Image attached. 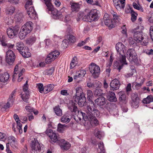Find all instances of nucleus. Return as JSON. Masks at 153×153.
<instances>
[{
    "instance_id": "nucleus-7",
    "label": "nucleus",
    "mask_w": 153,
    "mask_h": 153,
    "mask_svg": "<svg viewBox=\"0 0 153 153\" xmlns=\"http://www.w3.org/2000/svg\"><path fill=\"white\" fill-rule=\"evenodd\" d=\"M76 105L77 104L74 102L73 100L70 101L68 105V108L71 112H74L75 114H77L76 112H77V116L79 120H81V116H79V114L82 111L78 110Z\"/></svg>"
},
{
    "instance_id": "nucleus-10",
    "label": "nucleus",
    "mask_w": 153,
    "mask_h": 153,
    "mask_svg": "<svg viewBox=\"0 0 153 153\" xmlns=\"http://www.w3.org/2000/svg\"><path fill=\"white\" fill-rule=\"evenodd\" d=\"M127 57L131 62H135L137 60V54L135 50L132 48L129 49L126 53Z\"/></svg>"
},
{
    "instance_id": "nucleus-36",
    "label": "nucleus",
    "mask_w": 153,
    "mask_h": 153,
    "mask_svg": "<svg viewBox=\"0 0 153 153\" xmlns=\"http://www.w3.org/2000/svg\"><path fill=\"white\" fill-rule=\"evenodd\" d=\"M56 114L58 116H61L62 115V111L59 106H56L54 108Z\"/></svg>"
},
{
    "instance_id": "nucleus-19",
    "label": "nucleus",
    "mask_w": 153,
    "mask_h": 153,
    "mask_svg": "<svg viewBox=\"0 0 153 153\" xmlns=\"http://www.w3.org/2000/svg\"><path fill=\"white\" fill-rule=\"evenodd\" d=\"M57 143H59V145L62 149L65 150H68L71 146L70 144L68 142L65 141L64 139H60Z\"/></svg>"
},
{
    "instance_id": "nucleus-64",
    "label": "nucleus",
    "mask_w": 153,
    "mask_h": 153,
    "mask_svg": "<svg viewBox=\"0 0 153 153\" xmlns=\"http://www.w3.org/2000/svg\"><path fill=\"white\" fill-rule=\"evenodd\" d=\"M150 33L151 39L153 41V26H151L150 27Z\"/></svg>"
},
{
    "instance_id": "nucleus-45",
    "label": "nucleus",
    "mask_w": 153,
    "mask_h": 153,
    "mask_svg": "<svg viewBox=\"0 0 153 153\" xmlns=\"http://www.w3.org/2000/svg\"><path fill=\"white\" fill-rule=\"evenodd\" d=\"M36 39L35 37L32 36L29 38L27 40V43L28 44H32L36 41Z\"/></svg>"
},
{
    "instance_id": "nucleus-23",
    "label": "nucleus",
    "mask_w": 153,
    "mask_h": 153,
    "mask_svg": "<svg viewBox=\"0 0 153 153\" xmlns=\"http://www.w3.org/2000/svg\"><path fill=\"white\" fill-rule=\"evenodd\" d=\"M30 32L22 26V27L20 32L19 33V37L21 39H24L27 34Z\"/></svg>"
},
{
    "instance_id": "nucleus-54",
    "label": "nucleus",
    "mask_w": 153,
    "mask_h": 153,
    "mask_svg": "<svg viewBox=\"0 0 153 153\" xmlns=\"http://www.w3.org/2000/svg\"><path fill=\"white\" fill-rule=\"evenodd\" d=\"M25 70L24 68H22L21 70H20V72L18 74L19 78L18 80V82H20L21 81L22 79H23V77H21V76L23 75V74L25 72Z\"/></svg>"
},
{
    "instance_id": "nucleus-14",
    "label": "nucleus",
    "mask_w": 153,
    "mask_h": 153,
    "mask_svg": "<svg viewBox=\"0 0 153 153\" xmlns=\"http://www.w3.org/2000/svg\"><path fill=\"white\" fill-rule=\"evenodd\" d=\"M131 99L132 101V106L134 108H137L139 106L140 102L139 98L137 93H132L131 95Z\"/></svg>"
},
{
    "instance_id": "nucleus-12",
    "label": "nucleus",
    "mask_w": 153,
    "mask_h": 153,
    "mask_svg": "<svg viewBox=\"0 0 153 153\" xmlns=\"http://www.w3.org/2000/svg\"><path fill=\"white\" fill-rule=\"evenodd\" d=\"M27 85V81L25 84L23 86V91L24 93L22 94L21 96L23 100L26 102H28V99L30 96L29 91L28 90Z\"/></svg>"
},
{
    "instance_id": "nucleus-55",
    "label": "nucleus",
    "mask_w": 153,
    "mask_h": 153,
    "mask_svg": "<svg viewBox=\"0 0 153 153\" xmlns=\"http://www.w3.org/2000/svg\"><path fill=\"white\" fill-rule=\"evenodd\" d=\"M65 9V8H62L60 10V11L59 12L58 11L56 10L54 11V13H56L53 14L54 15H55L56 17H59V16L62 15V12L63 10H64Z\"/></svg>"
},
{
    "instance_id": "nucleus-59",
    "label": "nucleus",
    "mask_w": 153,
    "mask_h": 153,
    "mask_svg": "<svg viewBox=\"0 0 153 153\" xmlns=\"http://www.w3.org/2000/svg\"><path fill=\"white\" fill-rule=\"evenodd\" d=\"M94 87L95 88H97L99 87L100 85L101 84L100 82L98 81H96L93 84Z\"/></svg>"
},
{
    "instance_id": "nucleus-42",
    "label": "nucleus",
    "mask_w": 153,
    "mask_h": 153,
    "mask_svg": "<svg viewBox=\"0 0 153 153\" xmlns=\"http://www.w3.org/2000/svg\"><path fill=\"white\" fill-rule=\"evenodd\" d=\"M94 133L95 136L100 139L102 136V133L98 129L96 128L95 129Z\"/></svg>"
},
{
    "instance_id": "nucleus-24",
    "label": "nucleus",
    "mask_w": 153,
    "mask_h": 153,
    "mask_svg": "<svg viewBox=\"0 0 153 153\" xmlns=\"http://www.w3.org/2000/svg\"><path fill=\"white\" fill-rule=\"evenodd\" d=\"M107 99L110 102H115L117 100L115 94L114 92L109 91L107 95Z\"/></svg>"
},
{
    "instance_id": "nucleus-29",
    "label": "nucleus",
    "mask_w": 153,
    "mask_h": 153,
    "mask_svg": "<svg viewBox=\"0 0 153 153\" xmlns=\"http://www.w3.org/2000/svg\"><path fill=\"white\" fill-rule=\"evenodd\" d=\"M51 0H44L45 3L47 7V10L52 11L53 10V7L51 2Z\"/></svg>"
},
{
    "instance_id": "nucleus-25",
    "label": "nucleus",
    "mask_w": 153,
    "mask_h": 153,
    "mask_svg": "<svg viewBox=\"0 0 153 153\" xmlns=\"http://www.w3.org/2000/svg\"><path fill=\"white\" fill-rule=\"evenodd\" d=\"M96 116H93L88 117V120L90 121V124L92 127H94L99 124V122L96 118Z\"/></svg>"
},
{
    "instance_id": "nucleus-57",
    "label": "nucleus",
    "mask_w": 153,
    "mask_h": 153,
    "mask_svg": "<svg viewBox=\"0 0 153 153\" xmlns=\"http://www.w3.org/2000/svg\"><path fill=\"white\" fill-rule=\"evenodd\" d=\"M26 2L25 5V7L26 9H27L32 5V0H28Z\"/></svg>"
},
{
    "instance_id": "nucleus-33",
    "label": "nucleus",
    "mask_w": 153,
    "mask_h": 153,
    "mask_svg": "<svg viewBox=\"0 0 153 153\" xmlns=\"http://www.w3.org/2000/svg\"><path fill=\"white\" fill-rule=\"evenodd\" d=\"M129 10V12L130 13L131 16V20L133 22H134L137 19V14L130 8Z\"/></svg>"
},
{
    "instance_id": "nucleus-41",
    "label": "nucleus",
    "mask_w": 153,
    "mask_h": 153,
    "mask_svg": "<svg viewBox=\"0 0 153 153\" xmlns=\"http://www.w3.org/2000/svg\"><path fill=\"white\" fill-rule=\"evenodd\" d=\"M112 15L113 16V21L115 23H118L120 22V20L119 16L117 14V13L114 12L113 13H112Z\"/></svg>"
},
{
    "instance_id": "nucleus-52",
    "label": "nucleus",
    "mask_w": 153,
    "mask_h": 153,
    "mask_svg": "<svg viewBox=\"0 0 153 153\" xmlns=\"http://www.w3.org/2000/svg\"><path fill=\"white\" fill-rule=\"evenodd\" d=\"M133 7L134 8L138 10H140L141 11H143V7H142L139 6L136 3L134 2L133 4Z\"/></svg>"
},
{
    "instance_id": "nucleus-31",
    "label": "nucleus",
    "mask_w": 153,
    "mask_h": 153,
    "mask_svg": "<svg viewBox=\"0 0 153 153\" xmlns=\"http://www.w3.org/2000/svg\"><path fill=\"white\" fill-rule=\"evenodd\" d=\"M14 19L17 22H21L24 19L23 15L21 13H17L15 16Z\"/></svg>"
},
{
    "instance_id": "nucleus-49",
    "label": "nucleus",
    "mask_w": 153,
    "mask_h": 153,
    "mask_svg": "<svg viewBox=\"0 0 153 153\" xmlns=\"http://www.w3.org/2000/svg\"><path fill=\"white\" fill-rule=\"evenodd\" d=\"M119 100L120 102H123L124 100V92L121 91L118 93Z\"/></svg>"
},
{
    "instance_id": "nucleus-44",
    "label": "nucleus",
    "mask_w": 153,
    "mask_h": 153,
    "mask_svg": "<svg viewBox=\"0 0 153 153\" xmlns=\"http://www.w3.org/2000/svg\"><path fill=\"white\" fill-rule=\"evenodd\" d=\"M37 87L39 92L42 93L44 92V87H43V85L42 84L39 83L37 85Z\"/></svg>"
},
{
    "instance_id": "nucleus-11",
    "label": "nucleus",
    "mask_w": 153,
    "mask_h": 153,
    "mask_svg": "<svg viewBox=\"0 0 153 153\" xmlns=\"http://www.w3.org/2000/svg\"><path fill=\"white\" fill-rule=\"evenodd\" d=\"M46 134L49 137L51 140L54 142H58L60 140V138L56 135V133L53 132L52 129H47Z\"/></svg>"
},
{
    "instance_id": "nucleus-47",
    "label": "nucleus",
    "mask_w": 153,
    "mask_h": 153,
    "mask_svg": "<svg viewBox=\"0 0 153 153\" xmlns=\"http://www.w3.org/2000/svg\"><path fill=\"white\" fill-rule=\"evenodd\" d=\"M11 104V103L9 101H8L7 104L2 107L1 109V111H5L7 109L10 107Z\"/></svg>"
},
{
    "instance_id": "nucleus-37",
    "label": "nucleus",
    "mask_w": 153,
    "mask_h": 153,
    "mask_svg": "<svg viewBox=\"0 0 153 153\" xmlns=\"http://www.w3.org/2000/svg\"><path fill=\"white\" fill-rule=\"evenodd\" d=\"M55 68L54 67H52L49 70H47L45 71L43 74L45 75H52L53 72L55 70Z\"/></svg>"
},
{
    "instance_id": "nucleus-22",
    "label": "nucleus",
    "mask_w": 153,
    "mask_h": 153,
    "mask_svg": "<svg viewBox=\"0 0 153 153\" xmlns=\"http://www.w3.org/2000/svg\"><path fill=\"white\" fill-rule=\"evenodd\" d=\"M70 4L73 12L76 13L79 11L80 7V4L79 3L72 1L70 2Z\"/></svg>"
},
{
    "instance_id": "nucleus-16",
    "label": "nucleus",
    "mask_w": 153,
    "mask_h": 153,
    "mask_svg": "<svg viewBox=\"0 0 153 153\" xmlns=\"http://www.w3.org/2000/svg\"><path fill=\"white\" fill-rule=\"evenodd\" d=\"M103 19L105 25L108 26L109 29H111L114 27V22L112 20H110L107 14H105Z\"/></svg>"
},
{
    "instance_id": "nucleus-1",
    "label": "nucleus",
    "mask_w": 153,
    "mask_h": 153,
    "mask_svg": "<svg viewBox=\"0 0 153 153\" xmlns=\"http://www.w3.org/2000/svg\"><path fill=\"white\" fill-rule=\"evenodd\" d=\"M90 102V104L87 107L86 114L81 112L79 114V116H81V119H83L85 121L88 120V117L93 116L98 117L100 115L99 111L94 106V102L91 101Z\"/></svg>"
},
{
    "instance_id": "nucleus-63",
    "label": "nucleus",
    "mask_w": 153,
    "mask_h": 153,
    "mask_svg": "<svg viewBox=\"0 0 153 153\" xmlns=\"http://www.w3.org/2000/svg\"><path fill=\"white\" fill-rule=\"evenodd\" d=\"M26 109L29 112H33V111L34 109L32 107L29 106H27L25 107Z\"/></svg>"
},
{
    "instance_id": "nucleus-28",
    "label": "nucleus",
    "mask_w": 153,
    "mask_h": 153,
    "mask_svg": "<svg viewBox=\"0 0 153 153\" xmlns=\"http://www.w3.org/2000/svg\"><path fill=\"white\" fill-rule=\"evenodd\" d=\"M22 56L25 58L30 57L31 56V54L29 51V50L27 47H26L23 51L20 53Z\"/></svg>"
},
{
    "instance_id": "nucleus-20",
    "label": "nucleus",
    "mask_w": 153,
    "mask_h": 153,
    "mask_svg": "<svg viewBox=\"0 0 153 153\" xmlns=\"http://www.w3.org/2000/svg\"><path fill=\"white\" fill-rule=\"evenodd\" d=\"M107 101L106 99L102 96L99 97L94 100L95 103L100 107L104 106Z\"/></svg>"
},
{
    "instance_id": "nucleus-26",
    "label": "nucleus",
    "mask_w": 153,
    "mask_h": 153,
    "mask_svg": "<svg viewBox=\"0 0 153 153\" xmlns=\"http://www.w3.org/2000/svg\"><path fill=\"white\" fill-rule=\"evenodd\" d=\"M9 75L7 72L4 73L3 74H0V81L3 82H7L9 78Z\"/></svg>"
},
{
    "instance_id": "nucleus-60",
    "label": "nucleus",
    "mask_w": 153,
    "mask_h": 153,
    "mask_svg": "<svg viewBox=\"0 0 153 153\" xmlns=\"http://www.w3.org/2000/svg\"><path fill=\"white\" fill-rule=\"evenodd\" d=\"M45 47L46 48L51 44V42L49 39H47L45 40Z\"/></svg>"
},
{
    "instance_id": "nucleus-4",
    "label": "nucleus",
    "mask_w": 153,
    "mask_h": 153,
    "mask_svg": "<svg viewBox=\"0 0 153 153\" xmlns=\"http://www.w3.org/2000/svg\"><path fill=\"white\" fill-rule=\"evenodd\" d=\"M99 19L97 11L95 9L92 10L88 11L87 15L84 16L82 19L88 22L97 21Z\"/></svg>"
},
{
    "instance_id": "nucleus-40",
    "label": "nucleus",
    "mask_w": 153,
    "mask_h": 153,
    "mask_svg": "<svg viewBox=\"0 0 153 153\" xmlns=\"http://www.w3.org/2000/svg\"><path fill=\"white\" fill-rule=\"evenodd\" d=\"M16 92V90L15 89L11 93V94L10 95L9 98L8 99V101H9L12 104H13L14 102V97L15 95Z\"/></svg>"
},
{
    "instance_id": "nucleus-51",
    "label": "nucleus",
    "mask_w": 153,
    "mask_h": 153,
    "mask_svg": "<svg viewBox=\"0 0 153 153\" xmlns=\"http://www.w3.org/2000/svg\"><path fill=\"white\" fill-rule=\"evenodd\" d=\"M16 139L13 136H10L8 137V141L10 143V144L11 145V144L12 145H13L15 142Z\"/></svg>"
},
{
    "instance_id": "nucleus-6",
    "label": "nucleus",
    "mask_w": 153,
    "mask_h": 153,
    "mask_svg": "<svg viewBox=\"0 0 153 153\" xmlns=\"http://www.w3.org/2000/svg\"><path fill=\"white\" fill-rule=\"evenodd\" d=\"M73 99L74 101L77 103L79 106L81 107L85 105L86 100L84 94H81L80 95L74 96Z\"/></svg>"
},
{
    "instance_id": "nucleus-46",
    "label": "nucleus",
    "mask_w": 153,
    "mask_h": 153,
    "mask_svg": "<svg viewBox=\"0 0 153 153\" xmlns=\"http://www.w3.org/2000/svg\"><path fill=\"white\" fill-rule=\"evenodd\" d=\"M87 99L89 100V102L91 100V99L93 97V94L92 91L90 90H88L87 92Z\"/></svg>"
},
{
    "instance_id": "nucleus-58",
    "label": "nucleus",
    "mask_w": 153,
    "mask_h": 153,
    "mask_svg": "<svg viewBox=\"0 0 153 153\" xmlns=\"http://www.w3.org/2000/svg\"><path fill=\"white\" fill-rule=\"evenodd\" d=\"M78 72H79L78 74V76L81 77H83L86 74V71L85 70H80Z\"/></svg>"
},
{
    "instance_id": "nucleus-17",
    "label": "nucleus",
    "mask_w": 153,
    "mask_h": 153,
    "mask_svg": "<svg viewBox=\"0 0 153 153\" xmlns=\"http://www.w3.org/2000/svg\"><path fill=\"white\" fill-rule=\"evenodd\" d=\"M120 85V83L119 81L117 79H114L110 83L111 90L114 91L118 89Z\"/></svg>"
},
{
    "instance_id": "nucleus-8",
    "label": "nucleus",
    "mask_w": 153,
    "mask_h": 153,
    "mask_svg": "<svg viewBox=\"0 0 153 153\" xmlns=\"http://www.w3.org/2000/svg\"><path fill=\"white\" fill-rule=\"evenodd\" d=\"M15 59V55L12 50H9L7 52L6 57V62L9 65H12Z\"/></svg>"
},
{
    "instance_id": "nucleus-21",
    "label": "nucleus",
    "mask_w": 153,
    "mask_h": 153,
    "mask_svg": "<svg viewBox=\"0 0 153 153\" xmlns=\"http://www.w3.org/2000/svg\"><path fill=\"white\" fill-rule=\"evenodd\" d=\"M26 9L27 10V13L30 18L34 19L37 17V14L33 9V6H30Z\"/></svg>"
},
{
    "instance_id": "nucleus-27",
    "label": "nucleus",
    "mask_w": 153,
    "mask_h": 153,
    "mask_svg": "<svg viewBox=\"0 0 153 153\" xmlns=\"http://www.w3.org/2000/svg\"><path fill=\"white\" fill-rule=\"evenodd\" d=\"M15 47L16 49L20 53L26 47L25 46L23 43L21 42H17L16 43Z\"/></svg>"
},
{
    "instance_id": "nucleus-5",
    "label": "nucleus",
    "mask_w": 153,
    "mask_h": 153,
    "mask_svg": "<svg viewBox=\"0 0 153 153\" xmlns=\"http://www.w3.org/2000/svg\"><path fill=\"white\" fill-rule=\"evenodd\" d=\"M89 70L92 76L95 79L99 76L100 68L99 66L94 63H91L89 66Z\"/></svg>"
},
{
    "instance_id": "nucleus-32",
    "label": "nucleus",
    "mask_w": 153,
    "mask_h": 153,
    "mask_svg": "<svg viewBox=\"0 0 153 153\" xmlns=\"http://www.w3.org/2000/svg\"><path fill=\"white\" fill-rule=\"evenodd\" d=\"M54 87V85L53 84H50L44 86V93L47 94L52 91Z\"/></svg>"
},
{
    "instance_id": "nucleus-13",
    "label": "nucleus",
    "mask_w": 153,
    "mask_h": 153,
    "mask_svg": "<svg viewBox=\"0 0 153 153\" xmlns=\"http://www.w3.org/2000/svg\"><path fill=\"white\" fill-rule=\"evenodd\" d=\"M19 27L18 26H16L13 28H9L7 29V33L8 37L13 38L16 35L19 31Z\"/></svg>"
},
{
    "instance_id": "nucleus-62",
    "label": "nucleus",
    "mask_w": 153,
    "mask_h": 153,
    "mask_svg": "<svg viewBox=\"0 0 153 153\" xmlns=\"http://www.w3.org/2000/svg\"><path fill=\"white\" fill-rule=\"evenodd\" d=\"M84 13L82 12H79L78 15V18L77 19V20L78 21L80 20L81 18H82L84 16Z\"/></svg>"
},
{
    "instance_id": "nucleus-15",
    "label": "nucleus",
    "mask_w": 153,
    "mask_h": 153,
    "mask_svg": "<svg viewBox=\"0 0 153 153\" xmlns=\"http://www.w3.org/2000/svg\"><path fill=\"white\" fill-rule=\"evenodd\" d=\"M30 147L32 151L34 152L37 151L39 152L41 151V147L39 143L37 140L35 138H33L31 141Z\"/></svg>"
},
{
    "instance_id": "nucleus-61",
    "label": "nucleus",
    "mask_w": 153,
    "mask_h": 153,
    "mask_svg": "<svg viewBox=\"0 0 153 153\" xmlns=\"http://www.w3.org/2000/svg\"><path fill=\"white\" fill-rule=\"evenodd\" d=\"M8 10L9 11V14L11 15L14 13L15 8L13 7H11L9 8Z\"/></svg>"
},
{
    "instance_id": "nucleus-56",
    "label": "nucleus",
    "mask_w": 153,
    "mask_h": 153,
    "mask_svg": "<svg viewBox=\"0 0 153 153\" xmlns=\"http://www.w3.org/2000/svg\"><path fill=\"white\" fill-rule=\"evenodd\" d=\"M82 90L81 87H78L76 89V94L75 96L80 95L81 94H84L82 92Z\"/></svg>"
},
{
    "instance_id": "nucleus-9",
    "label": "nucleus",
    "mask_w": 153,
    "mask_h": 153,
    "mask_svg": "<svg viewBox=\"0 0 153 153\" xmlns=\"http://www.w3.org/2000/svg\"><path fill=\"white\" fill-rule=\"evenodd\" d=\"M60 53L57 51H54L50 53L47 56L45 59V62L47 64H49L54 61L59 55Z\"/></svg>"
},
{
    "instance_id": "nucleus-2",
    "label": "nucleus",
    "mask_w": 153,
    "mask_h": 153,
    "mask_svg": "<svg viewBox=\"0 0 153 153\" xmlns=\"http://www.w3.org/2000/svg\"><path fill=\"white\" fill-rule=\"evenodd\" d=\"M124 45L121 42H118L116 45L117 51L119 53L120 56L119 62L116 61L114 64V68L117 69L120 71L124 64Z\"/></svg>"
},
{
    "instance_id": "nucleus-18",
    "label": "nucleus",
    "mask_w": 153,
    "mask_h": 153,
    "mask_svg": "<svg viewBox=\"0 0 153 153\" xmlns=\"http://www.w3.org/2000/svg\"><path fill=\"white\" fill-rule=\"evenodd\" d=\"M114 6L117 9H123L124 7V0H113Z\"/></svg>"
},
{
    "instance_id": "nucleus-39",
    "label": "nucleus",
    "mask_w": 153,
    "mask_h": 153,
    "mask_svg": "<svg viewBox=\"0 0 153 153\" xmlns=\"http://www.w3.org/2000/svg\"><path fill=\"white\" fill-rule=\"evenodd\" d=\"M61 122L63 123H69L70 121V119L68 116L63 115L61 119Z\"/></svg>"
},
{
    "instance_id": "nucleus-34",
    "label": "nucleus",
    "mask_w": 153,
    "mask_h": 153,
    "mask_svg": "<svg viewBox=\"0 0 153 153\" xmlns=\"http://www.w3.org/2000/svg\"><path fill=\"white\" fill-rule=\"evenodd\" d=\"M68 127L67 125L65 124L62 125L59 123L58 125L57 130L60 132H62L63 131L65 130L66 128Z\"/></svg>"
},
{
    "instance_id": "nucleus-53",
    "label": "nucleus",
    "mask_w": 153,
    "mask_h": 153,
    "mask_svg": "<svg viewBox=\"0 0 153 153\" xmlns=\"http://www.w3.org/2000/svg\"><path fill=\"white\" fill-rule=\"evenodd\" d=\"M99 149L101 150L100 153H105V150L104 148V145L102 142L98 144Z\"/></svg>"
},
{
    "instance_id": "nucleus-3",
    "label": "nucleus",
    "mask_w": 153,
    "mask_h": 153,
    "mask_svg": "<svg viewBox=\"0 0 153 153\" xmlns=\"http://www.w3.org/2000/svg\"><path fill=\"white\" fill-rule=\"evenodd\" d=\"M134 39L137 43L140 42L143 46H146L148 43V37L142 31H136L133 35Z\"/></svg>"
},
{
    "instance_id": "nucleus-35",
    "label": "nucleus",
    "mask_w": 153,
    "mask_h": 153,
    "mask_svg": "<svg viewBox=\"0 0 153 153\" xmlns=\"http://www.w3.org/2000/svg\"><path fill=\"white\" fill-rule=\"evenodd\" d=\"M153 102V97L152 95H149L147 97L144 99L143 100V102L144 103H149Z\"/></svg>"
},
{
    "instance_id": "nucleus-48",
    "label": "nucleus",
    "mask_w": 153,
    "mask_h": 153,
    "mask_svg": "<svg viewBox=\"0 0 153 153\" xmlns=\"http://www.w3.org/2000/svg\"><path fill=\"white\" fill-rule=\"evenodd\" d=\"M67 38L69 41L71 43H74L76 41L75 37L72 35H68Z\"/></svg>"
},
{
    "instance_id": "nucleus-30",
    "label": "nucleus",
    "mask_w": 153,
    "mask_h": 153,
    "mask_svg": "<svg viewBox=\"0 0 153 153\" xmlns=\"http://www.w3.org/2000/svg\"><path fill=\"white\" fill-rule=\"evenodd\" d=\"M33 23L32 22H26L22 27L30 32L33 29Z\"/></svg>"
},
{
    "instance_id": "nucleus-43",
    "label": "nucleus",
    "mask_w": 153,
    "mask_h": 153,
    "mask_svg": "<svg viewBox=\"0 0 153 153\" xmlns=\"http://www.w3.org/2000/svg\"><path fill=\"white\" fill-rule=\"evenodd\" d=\"M130 72L127 74L126 76L129 77L131 76L135 72V70L134 69V67L133 66H131L130 67Z\"/></svg>"
},
{
    "instance_id": "nucleus-50",
    "label": "nucleus",
    "mask_w": 153,
    "mask_h": 153,
    "mask_svg": "<svg viewBox=\"0 0 153 153\" xmlns=\"http://www.w3.org/2000/svg\"><path fill=\"white\" fill-rule=\"evenodd\" d=\"M94 94L97 96H101L102 94V90L101 89H96L94 92Z\"/></svg>"
},
{
    "instance_id": "nucleus-38",
    "label": "nucleus",
    "mask_w": 153,
    "mask_h": 153,
    "mask_svg": "<svg viewBox=\"0 0 153 153\" xmlns=\"http://www.w3.org/2000/svg\"><path fill=\"white\" fill-rule=\"evenodd\" d=\"M22 69L21 68V67L19 66L18 64H17L16 65L14 70V74L13 75V77H14L16 76V75H17L18 74H19L20 72V70H21Z\"/></svg>"
}]
</instances>
